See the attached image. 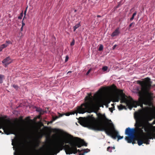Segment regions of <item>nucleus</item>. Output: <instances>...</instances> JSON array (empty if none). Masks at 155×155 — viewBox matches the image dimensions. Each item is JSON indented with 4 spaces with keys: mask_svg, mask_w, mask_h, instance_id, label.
<instances>
[{
    "mask_svg": "<svg viewBox=\"0 0 155 155\" xmlns=\"http://www.w3.org/2000/svg\"><path fill=\"white\" fill-rule=\"evenodd\" d=\"M62 131L57 128L49 127V155H55L64 150L67 154H75L81 151L77 149L82 146H87V144L84 140L78 137H74L68 134L67 138L61 137L58 133Z\"/></svg>",
    "mask_w": 155,
    "mask_h": 155,
    "instance_id": "f257e3e1",
    "label": "nucleus"
},
{
    "mask_svg": "<svg viewBox=\"0 0 155 155\" xmlns=\"http://www.w3.org/2000/svg\"><path fill=\"white\" fill-rule=\"evenodd\" d=\"M137 82L141 87L140 90H138L137 93L139 96L138 101L132 100L131 98L132 102L129 100L127 98V96L123 93V90L117 89V87L113 84L111 86L112 87L117 91L114 97L115 101L118 102L120 100L121 103H125L130 110L133 107H136L137 106H140L143 107L144 96L145 95H150L151 94L150 90L152 87V82L150 78L147 77L145 78L143 81H137Z\"/></svg>",
    "mask_w": 155,
    "mask_h": 155,
    "instance_id": "f03ea898",
    "label": "nucleus"
},
{
    "mask_svg": "<svg viewBox=\"0 0 155 155\" xmlns=\"http://www.w3.org/2000/svg\"><path fill=\"white\" fill-rule=\"evenodd\" d=\"M91 94H89L85 98V102L78 107L77 112L73 111L70 113L71 115H74L76 113L84 114L86 112H96L99 108L101 104L105 103L106 100L104 99L96 100L94 101L91 97Z\"/></svg>",
    "mask_w": 155,
    "mask_h": 155,
    "instance_id": "7ed1b4c3",
    "label": "nucleus"
},
{
    "mask_svg": "<svg viewBox=\"0 0 155 155\" xmlns=\"http://www.w3.org/2000/svg\"><path fill=\"white\" fill-rule=\"evenodd\" d=\"M90 126L93 130L98 131H104L108 135L113 139L117 137L118 140L123 138V136L119 135V133L115 129L113 124L104 125L101 122H94L91 124Z\"/></svg>",
    "mask_w": 155,
    "mask_h": 155,
    "instance_id": "20e7f679",
    "label": "nucleus"
},
{
    "mask_svg": "<svg viewBox=\"0 0 155 155\" xmlns=\"http://www.w3.org/2000/svg\"><path fill=\"white\" fill-rule=\"evenodd\" d=\"M134 126L139 131L140 130V127H142L144 129L145 131L147 133H151L152 130V124L148 121H146L143 123L142 118L138 117L136 120V123Z\"/></svg>",
    "mask_w": 155,
    "mask_h": 155,
    "instance_id": "39448f33",
    "label": "nucleus"
},
{
    "mask_svg": "<svg viewBox=\"0 0 155 155\" xmlns=\"http://www.w3.org/2000/svg\"><path fill=\"white\" fill-rule=\"evenodd\" d=\"M138 131L135 128H127L125 130V134L128 136L125 137V139L129 143H132L133 144L136 143V140H137V136L136 134L138 133Z\"/></svg>",
    "mask_w": 155,
    "mask_h": 155,
    "instance_id": "423d86ee",
    "label": "nucleus"
},
{
    "mask_svg": "<svg viewBox=\"0 0 155 155\" xmlns=\"http://www.w3.org/2000/svg\"><path fill=\"white\" fill-rule=\"evenodd\" d=\"M2 128L5 134L7 135L14 134L16 135L18 130L17 127L13 124H0V129Z\"/></svg>",
    "mask_w": 155,
    "mask_h": 155,
    "instance_id": "0eeeda50",
    "label": "nucleus"
},
{
    "mask_svg": "<svg viewBox=\"0 0 155 155\" xmlns=\"http://www.w3.org/2000/svg\"><path fill=\"white\" fill-rule=\"evenodd\" d=\"M47 132L46 137V153H45V145L40 147L38 150H35L37 155H48V127H47Z\"/></svg>",
    "mask_w": 155,
    "mask_h": 155,
    "instance_id": "6e6552de",
    "label": "nucleus"
},
{
    "mask_svg": "<svg viewBox=\"0 0 155 155\" xmlns=\"http://www.w3.org/2000/svg\"><path fill=\"white\" fill-rule=\"evenodd\" d=\"M12 62V60L9 57H8L4 59L2 61L3 64H4V66L6 67L7 66L11 63Z\"/></svg>",
    "mask_w": 155,
    "mask_h": 155,
    "instance_id": "1a4fd4ad",
    "label": "nucleus"
},
{
    "mask_svg": "<svg viewBox=\"0 0 155 155\" xmlns=\"http://www.w3.org/2000/svg\"><path fill=\"white\" fill-rule=\"evenodd\" d=\"M120 33V31L119 28H117L112 33L111 35V36L112 37L116 36L119 35Z\"/></svg>",
    "mask_w": 155,
    "mask_h": 155,
    "instance_id": "9d476101",
    "label": "nucleus"
},
{
    "mask_svg": "<svg viewBox=\"0 0 155 155\" xmlns=\"http://www.w3.org/2000/svg\"><path fill=\"white\" fill-rule=\"evenodd\" d=\"M40 143V142L39 140H37L35 141V144L34 146V150L36 153V151L35 150H37L36 149L39 146Z\"/></svg>",
    "mask_w": 155,
    "mask_h": 155,
    "instance_id": "9b49d317",
    "label": "nucleus"
},
{
    "mask_svg": "<svg viewBox=\"0 0 155 155\" xmlns=\"http://www.w3.org/2000/svg\"><path fill=\"white\" fill-rule=\"evenodd\" d=\"M142 139L143 140L144 143H145L147 145L149 144L150 141L148 140V138H147L146 136L143 137Z\"/></svg>",
    "mask_w": 155,
    "mask_h": 155,
    "instance_id": "f8f14e48",
    "label": "nucleus"
},
{
    "mask_svg": "<svg viewBox=\"0 0 155 155\" xmlns=\"http://www.w3.org/2000/svg\"><path fill=\"white\" fill-rule=\"evenodd\" d=\"M147 138H148L149 140L150 139H153V138L155 139V134H151V133H147V136H146Z\"/></svg>",
    "mask_w": 155,
    "mask_h": 155,
    "instance_id": "ddd939ff",
    "label": "nucleus"
},
{
    "mask_svg": "<svg viewBox=\"0 0 155 155\" xmlns=\"http://www.w3.org/2000/svg\"><path fill=\"white\" fill-rule=\"evenodd\" d=\"M137 143L139 146H140L142 145L143 143H144V142L142 139H138L137 140Z\"/></svg>",
    "mask_w": 155,
    "mask_h": 155,
    "instance_id": "4468645a",
    "label": "nucleus"
},
{
    "mask_svg": "<svg viewBox=\"0 0 155 155\" xmlns=\"http://www.w3.org/2000/svg\"><path fill=\"white\" fill-rule=\"evenodd\" d=\"M81 26V25L80 24V23H79L78 24H77L75 25L74 27H73V29H74V31L76 30L78 28H79L80 26Z\"/></svg>",
    "mask_w": 155,
    "mask_h": 155,
    "instance_id": "2eb2a0df",
    "label": "nucleus"
},
{
    "mask_svg": "<svg viewBox=\"0 0 155 155\" xmlns=\"http://www.w3.org/2000/svg\"><path fill=\"white\" fill-rule=\"evenodd\" d=\"M115 149V147H108L107 148V150L109 152H112V150H114Z\"/></svg>",
    "mask_w": 155,
    "mask_h": 155,
    "instance_id": "dca6fc26",
    "label": "nucleus"
},
{
    "mask_svg": "<svg viewBox=\"0 0 155 155\" xmlns=\"http://www.w3.org/2000/svg\"><path fill=\"white\" fill-rule=\"evenodd\" d=\"M58 118V116H56L55 117H52V120L50 121H49V124H51L52 122L57 119Z\"/></svg>",
    "mask_w": 155,
    "mask_h": 155,
    "instance_id": "f3484780",
    "label": "nucleus"
},
{
    "mask_svg": "<svg viewBox=\"0 0 155 155\" xmlns=\"http://www.w3.org/2000/svg\"><path fill=\"white\" fill-rule=\"evenodd\" d=\"M118 108L119 110H121L124 109H126V107L121 104L120 106H118Z\"/></svg>",
    "mask_w": 155,
    "mask_h": 155,
    "instance_id": "a211bd4d",
    "label": "nucleus"
},
{
    "mask_svg": "<svg viewBox=\"0 0 155 155\" xmlns=\"http://www.w3.org/2000/svg\"><path fill=\"white\" fill-rule=\"evenodd\" d=\"M4 78V75L0 74V83L1 84H2L3 83V80Z\"/></svg>",
    "mask_w": 155,
    "mask_h": 155,
    "instance_id": "6ab92c4d",
    "label": "nucleus"
},
{
    "mask_svg": "<svg viewBox=\"0 0 155 155\" xmlns=\"http://www.w3.org/2000/svg\"><path fill=\"white\" fill-rule=\"evenodd\" d=\"M103 46L102 45H100L98 48V50L100 51H101L103 50Z\"/></svg>",
    "mask_w": 155,
    "mask_h": 155,
    "instance_id": "aec40b11",
    "label": "nucleus"
},
{
    "mask_svg": "<svg viewBox=\"0 0 155 155\" xmlns=\"http://www.w3.org/2000/svg\"><path fill=\"white\" fill-rule=\"evenodd\" d=\"M7 46H8V45H6V44H2V45H1L0 47H1V48H2L3 49L4 48L7 47Z\"/></svg>",
    "mask_w": 155,
    "mask_h": 155,
    "instance_id": "412c9836",
    "label": "nucleus"
},
{
    "mask_svg": "<svg viewBox=\"0 0 155 155\" xmlns=\"http://www.w3.org/2000/svg\"><path fill=\"white\" fill-rule=\"evenodd\" d=\"M23 16V11L20 14V15L18 16V19H21Z\"/></svg>",
    "mask_w": 155,
    "mask_h": 155,
    "instance_id": "4be33fe9",
    "label": "nucleus"
},
{
    "mask_svg": "<svg viewBox=\"0 0 155 155\" xmlns=\"http://www.w3.org/2000/svg\"><path fill=\"white\" fill-rule=\"evenodd\" d=\"M107 67L106 66H104L102 68V70L104 71H106L107 69Z\"/></svg>",
    "mask_w": 155,
    "mask_h": 155,
    "instance_id": "5701e85b",
    "label": "nucleus"
},
{
    "mask_svg": "<svg viewBox=\"0 0 155 155\" xmlns=\"http://www.w3.org/2000/svg\"><path fill=\"white\" fill-rule=\"evenodd\" d=\"M58 118H60L61 117H62V116H63L65 114H60L59 113H58Z\"/></svg>",
    "mask_w": 155,
    "mask_h": 155,
    "instance_id": "b1692460",
    "label": "nucleus"
},
{
    "mask_svg": "<svg viewBox=\"0 0 155 155\" xmlns=\"http://www.w3.org/2000/svg\"><path fill=\"white\" fill-rule=\"evenodd\" d=\"M90 150L87 149H84L83 150L84 153H87L90 151Z\"/></svg>",
    "mask_w": 155,
    "mask_h": 155,
    "instance_id": "393cba45",
    "label": "nucleus"
},
{
    "mask_svg": "<svg viewBox=\"0 0 155 155\" xmlns=\"http://www.w3.org/2000/svg\"><path fill=\"white\" fill-rule=\"evenodd\" d=\"M6 45H8L9 44H12V42L9 40H8V41H6Z\"/></svg>",
    "mask_w": 155,
    "mask_h": 155,
    "instance_id": "a878e982",
    "label": "nucleus"
},
{
    "mask_svg": "<svg viewBox=\"0 0 155 155\" xmlns=\"http://www.w3.org/2000/svg\"><path fill=\"white\" fill-rule=\"evenodd\" d=\"M13 87H14L16 90H17L18 88V85L15 84L13 85Z\"/></svg>",
    "mask_w": 155,
    "mask_h": 155,
    "instance_id": "bb28decb",
    "label": "nucleus"
},
{
    "mask_svg": "<svg viewBox=\"0 0 155 155\" xmlns=\"http://www.w3.org/2000/svg\"><path fill=\"white\" fill-rule=\"evenodd\" d=\"M91 68H90L88 71L87 72V73H86V75H87L89 74L90 72H91Z\"/></svg>",
    "mask_w": 155,
    "mask_h": 155,
    "instance_id": "cd10ccee",
    "label": "nucleus"
},
{
    "mask_svg": "<svg viewBox=\"0 0 155 155\" xmlns=\"http://www.w3.org/2000/svg\"><path fill=\"white\" fill-rule=\"evenodd\" d=\"M154 124H155V120L153 121L152 123L151 124H152V126L153 127V128H155V126L153 127V125Z\"/></svg>",
    "mask_w": 155,
    "mask_h": 155,
    "instance_id": "c85d7f7f",
    "label": "nucleus"
},
{
    "mask_svg": "<svg viewBox=\"0 0 155 155\" xmlns=\"http://www.w3.org/2000/svg\"><path fill=\"white\" fill-rule=\"evenodd\" d=\"M74 40H73L71 43V45L73 46L74 45Z\"/></svg>",
    "mask_w": 155,
    "mask_h": 155,
    "instance_id": "c756f323",
    "label": "nucleus"
},
{
    "mask_svg": "<svg viewBox=\"0 0 155 155\" xmlns=\"http://www.w3.org/2000/svg\"><path fill=\"white\" fill-rule=\"evenodd\" d=\"M114 107H112V108H109V110L111 112H113V108H114Z\"/></svg>",
    "mask_w": 155,
    "mask_h": 155,
    "instance_id": "7c9ffc66",
    "label": "nucleus"
},
{
    "mask_svg": "<svg viewBox=\"0 0 155 155\" xmlns=\"http://www.w3.org/2000/svg\"><path fill=\"white\" fill-rule=\"evenodd\" d=\"M52 39L53 41H54V42H53L54 43L53 44H54L55 43V41L56 40V38L55 37H52Z\"/></svg>",
    "mask_w": 155,
    "mask_h": 155,
    "instance_id": "2f4dec72",
    "label": "nucleus"
},
{
    "mask_svg": "<svg viewBox=\"0 0 155 155\" xmlns=\"http://www.w3.org/2000/svg\"><path fill=\"white\" fill-rule=\"evenodd\" d=\"M134 16L132 15V17L130 18V21H132L134 18Z\"/></svg>",
    "mask_w": 155,
    "mask_h": 155,
    "instance_id": "473e14b6",
    "label": "nucleus"
},
{
    "mask_svg": "<svg viewBox=\"0 0 155 155\" xmlns=\"http://www.w3.org/2000/svg\"><path fill=\"white\" fill-rule=\"evenodd\" d=\"M68 58H68V56H66V58H65V62H67L68 61Z\"/></svg>",
    "mask_w": 155,
    "mask_h": 155,
    "instance_id": "72a5a7b5",
    "label": "nucleus"
},
{
    "mask_svg": "<svg viewBox=\"0 0 155 155\" xmlns=\"http://www.w3.org/2000/svg\"><path fill=\"white\" fill-rule=\"evenodd\" d=\"M65 114L67 116H68L71 115L70 112L66 113Z\"/></svg>",
    "mask_w": 155,
    "mask_h": 155,
    "instance_id": "f704fd0d",
    "label": "nucleus"
},
{
    "mask_svg": "<svg viewBox=\"0 0 155 155\" xmlns=\"http://www.w3.org/2000/svg\"><path fill=\"white\" fill-rule=\"evenodd\" d=\"M134 24V22H132V23H131L129 25V28H130L132 26V25L133 24Z\"/></svg>",
    "mask_w": 155,
    "mask_h": 155,
    "instance_id": "c9c22d12",
    "label": "nucleus"
},
{
    "mask_svg": "<svg viewBox=\"0 0 155 155\" xmlns=\"http://www.w3.org/2000/svg\"><path fill=\"white\" fill-rule=\"evenodd\" d=\"M117 45H115L113 47V49H114L115 48L117 47Z\"/></svg>",
    "mask_w": 155,
    "mask_h": 155,
    "instance_id": "e433bc0d",
    "label": "nucleus"
},
{
    "mask_svg": "<svg viewBox=\"0 0 155 155\" xmlns=\"http://www.w3.org/2000/svg\"><path fill=\"white\" fill-rule=\"evenodd\" d=\"M23 20L22 22V27H23L25 25V23L23 22Z\"/></svg>",
    "mask_w": 155,
    "mask_h": 155,
    "instance_id": "4c0bfd02",
    "label": "nucleus"
},
{
    "mask_svg": "<svg viewBox=\"0 0 155 155\" xmlns=\"http://www.w3.org/2000/svg\"><path fill=\"white\" fill-rule=\"evenodd\" d=\"M137 12H135L133 14V15L135 16L137 14Z\"/></svg>",
    "mask_w": 155,
    "mask_h": 155,
    "instance_id": "58836bf2",
    "label": "nucleus"
},
{
    "mask_svg": "<svg viewBox=\"0 0 155 155\" xmlns=\"http://www.w3.org/2000/svg\"><path fill=\"white\" fill-rule=\"evenodd\" d=\"M27 8H28V7H27L26 8V10H25L24 12V15H26V11H27Z\"/></svg>",
    "mask_w": 155,
    "mask_h": 155,
    "instance_id": "ea45409f",
    "label": "nucleus"
},
{
    "mask_svg": "<svg viewBox=\"0 0 155 155\" xmlns=\"http://www.w3.org/2000/svg\"><path fill=\"white\" fill-rule=\"evenodd\" d=\"M79 155H84V153H79Z\"/></svg>",
    "mask_w": 155,
    "mask_h": 155,
    "instance_id": "a19ab883",
    "label": "nucleus"
},
{
    "mask_svg": "<svg viewBox=\"0 0 155 155\" xmlns=\"http://www.w3.org/2000/svg\"><path fill=\"white\" fill-rule=\"evenodd\" d=\"M3 49L1 48V47H0V51H2Z\"/></svg>",
    "mask_w": 155,
    "mask_h": 155,
    "instance_id": "79ce46f5",
    "label": "nucleus"
},
{
    "mask_svg": "<svg viewBox=\"0 0 155 155\" xmlns=\"http://www.w3.org/2000/svg\"><path fill=\"white\" fill-rule=\"evenodd\" d=\"M50 87H52L53 86V84H51V83H50Z\"/></svg>",
    "mask_w": 155,
    "mask_h": 155,
    "instance_id": "37998d69",
    "label": "nucleus"
},
{
    "mask_svg": "<svg viewBox=\"0 0 155 155\" xmlns=\"http://www.w3.org/2000/svg\"><path fill=\"white\" fill-rule=\"evenodd\" d=\"M23 27H21V31H22V30H23Z\"/></svg>",
    "mask_w": 155,
    "mask_h": 155,
    "instance_id": "c03bdc74",
    "label": "nucleus"
},
{
    "mask_svg": "<svg viewBox=\"0 0 155 155\" xmlns=\"http://www.w3.org/2000/svg\"><path fill=\"white\" fill-rule=\"evenodd\" d=\"M71 71H69L68 72V73H67V74H68L69 73L70 74V73H71Z\"/></svg>",
    "mask_w": 155,
    "mask_h": 155,
    "instance_id": "a18cd8bd",
    "label": "nucleus"
},
{
    "mask_svg": "<svg viewBox=\"0 0 155 155\" xmlns=\"http://www.w3.org/2000/svg\"><path fill=\"white\" fill-rule=\"evenodd\" d=\"M71 71H69L68 72V73H67V74H68L69 73L70 74V73H71Z\"/></svg>",
    "mask_w": 155,
    "mask_h": 155,
    "instance_id": "49530a36",
    "label": "nucleus"
},
{
    "mask_svg": "<svg viewBox=\"0 0 155 155\" xmlns=\"http://www.w3.org/2000/svg\"><path fill=\"white\" fill-rule=\"evenodd\" d=\"M97 17H101V16H100V15H97Z\"/></svg>",
    "mask_w": 155,
    "mask_h": 155,
    "instance_id": "de8ad7c7",
    "label": "nucleus"
},
{
    "mask_svg": "<svg viewBox=\"0 0 155 155\" xmlns=\"http://www.w3.org/2000/svg\"><path fill=\"white\" fill-rule=\"evenodd\" d=\"M100 118H101V119H102V116L101 115V117H100Z\"/></svg>",
    "mask_w": 155,
    "mask_h": 155,
    "instance_id": "09e8293b",
    "label": "nucleus"
},
{
    "mask_svg": "<svg viewBox=\"0 0 155 155\" xmlns=\"http://www.w3.org/2000/svg\"><path fill=\"white\" fill-rule=\"evenodd\" d=\"M38 118H40V115L38 116Z\"/></svg>",
    "mask_w": 155,
    "mask_h": 155,
    "instance_id": "8fccbe9b",
    "label": "nucleus"
},
{
    "mask_svg": "<svg viewBox=\"0 0 155 155\" xmlns=\"http://www.w3.org/2000/svg\"><path fill=\"white\" fill-rule=\"evenodd\" d=\"M25 18V15L23 20H24V18Z\"/></svg>",
    "mask_w": 155,
    "mask_h": 155,
    "instance_id": "3c124183",
    "label": "nucleus"
},
{
    "mask_svg": "<svg viewBox=\"0 0 155 155\" xmlns=\"http://www.w3.org/2000/svg\"><path fill=\"white\" fill-rule=\"evenodd\" d=\"M0 133H2V134H3V133L0 130Z\"/></svg>",
    "mask_w": 155,
    "mask_h": 155,
    "instance_id": "603ef678",
    "label": "nucleus"
},
{
    "mask_svg": "<svg viewBox=\"0 0 155 155\" xmlns=\"http://www.w3.org/2000/svg\"><path fill=\"white\" fill-rule=\"evenodd\" d=\"M47 125H48V122L47 123Z\"/></svg>",
    "mask_w": 155,
    "mask_h": 155,
    "instance_id": "864d4df0",
    "label": "nucleus"
},
{
    "mask_svg": "<svg viewBox=\"0 0 155 155\" xmlns=\"http://www.w3.org/2000/svg\"><path fill=\"white\" fill-rule=\"evenodd\" d=\"M77 11V10H74V12H76Z\"/></svg>",
    "mask_w": 155,
    "mask_h": 155,
    "instance_id": "5fc2aeb1",
    "label": "nucleus"
},
{
    "mask_svg": "<svg viewBox=\"0 0 155 155\" xmlns=\"http://www.w3.org/2000/svg\"><path fill=\"white\" fill-rule=\"evenodd\" d=\"M38 111H39V112H40L41 111V109H40V110H37Z\"/></svg>",
    "mask_w": 155,
    "mask_h": 155,
    "instance_id": "6e6d98bb",
    "label": "nucleus"
},
{
    "mask_svg": "<svg viewBox=\"0 0 155 155\" xmlns=\"http://www.w3.org/2000/svg\"><path fill=\"white\" fill-rule=\"evenodd\" d=\"M14 154L15 155H17L15 153H14Z\"/></svg>",
    "mask_w": 155,
    "mask_h": 155,
    "instance_id": "4d7b16f0",
    "label": "nucleus"
},
{
    "mask_svg": "<svg viewBox=\"0 0 155 155\" xmlns=\"http://www.w3.org/2000/svg\"><path fill=\"white\" fill-rule=\"evenodd\" d=\"M151 120V119H150V120H149V121Z\"/></svg>",
    "mask_w": 155,
    "mask_h": 155,
    "instance_id": "13d9d810",
    "label": "nucleus"
},
{
    "mask_svg": "<svg viewBox=\"0 0 155 155\" xmlns=\"http://www.w3.org/2000/svg\"><path fill=\"white\" fill-rule=\"evenodd\" d=\"M141 131L142 132H143V130H141Z\"/></svg>",
    "mask_w": 155,
    "mask_h": 155,
    "instance_id": "bf43d9fd",
    "label": "nucleus"
},
{
    "mask_svg": "<svg viewBox=\"0 0 155 155\" xmlns=\"http://www.w3.org/2000/svg\"><path fill=\"white\" fill-rule=\"evenodd\" d=\"M12 145H13V143H12Z\"/></svg>",
    "mask_w": 155,
    "mask_h": 155,
    "instance_id": "052dcab7",
    "label": "nucleus"
},
{
    "mask_svg": "<svg viewBox=\"0 0 155 155\" xmlns=\"http://www.w3.org/2000/svg\"><path fill=\"white\" fill-rule=\"evenodd\" d=\"M114 104H112V105L113 106V105Z\"/></svg>",
    "mask_w": 155,
    "mask_h": 155,
    "instance_id": "680f3d73",
    "label": "nucleus"
}]
</instances>
